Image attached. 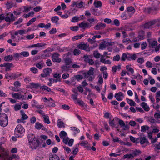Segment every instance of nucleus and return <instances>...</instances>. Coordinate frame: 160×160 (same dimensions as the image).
Returning a JSON list of instances; mask_svg holds the SVG:
<instances>
[{
    "mask_svg": "<svg viewBox=\"0 0 160 160\" xmlns=\"http://www.w3.org/2000/svg\"><path fill=\"white\" fill-rule=\"evenodd\" d=\"M0 158L4 160H12L13 159L18 160L19 159V157L18 155L15 154L9 157L7 151H6L3 148L0 146Z\"/></svg>",
    "mask_w": 160,
    "mask_h": 160,
    "instance_id": "f257e3e1",
    "label": "nucleus"
},
{
    "mask_svg": "<svg viewBox=\"0 0 160 160\" xmlns=\"http://www.w3.org/2000/svg\"><path fill=\"white\" fill-rule=\"evenodd\" d=\"M0 19L5 20L7 22H10L15 20V18L12 13H5L0 15Z\"/></svg>",
    "mask_w": 160,
    "mask_h": 160,
    "instance_id": "f03ea898",
    "label": "nucleus"
},
{
    "mask_svg": "<svg viewBox=\"0 0 160 160\" xmlns=\"http://www.w3.org/2000/svg\"><path fill=\"white\" fill-rule=\"evenodd\" d=\"M8 123V117L3 113L0 114V125L2 127H6Z\"/></svg>",
    "mask_w": 160,
    "mask_h": 160,
    "instance_id": "7ed1b4c3",
    "label": "nucleus"
},
{
    "mask_svg": "<svg viewBox=\"0 0 160 160\" xmlns=\"http://www.w3.org/2000/svg\"><path fill=\"white\" fill-rule=\"evenodd\" d=\"M25 132V130L23 127L21 125L19 124L16 127L14 133L18 137L20 138L23 135Z\"/></svg>",
    "mask_w": 160,
    "mask_h": 160,
    "instance_id": "20e7f679",
    "label": "nucleus"
},
{
    "mask_svg": "<svg viewBox=\"0 0 160 160\" xmlns=\"http://www.w3.org/2000/svg\"><path fill=\"white\" fill-rule=\"evenodd\" d=\"M39 141L36 139L30 142H29L30 147L32 149H36L39 145Z\"/></svg>",
    "mask_w": 160,
    "mask_h": 160,
    "instance_id": "39448f33",
    "label": "nucleus"
},
{
    "mask_svg": "<svg viewBox=\"0 0 160 160\" xmlns=\"http://www.w3.org/2000/svg\"><path fill=\"white\" fill-rule=\"evenodd\" d=\"M72 3V4L71 6L72 7H75L79 8L84 7L86 5L85 3L82 1L80 2L79 1H73Z\"/></svg>",
    "mask_w": 160,
    "mask_h": 160,
    "instance_id": "423d86ee",
    "label": "nucleus"
},
{
    "mask_svg": "<svg viewBox=\"0 0 160 160\" xmlns=\"http://www.w3.org/2000/svg\"><path fill=\"white\" fill-rule=\"evenodd\" d=\"M55 11L57 14L63 18H67L68 17V14L69 13L68 12V11H63V12H61V11Z\"/></svg>",
    "mask_w": 160,
    "mask_h": 160,
    "instance_id": "0eeeda50",
    "label": "nucleus"
},
{
    "mask_svg": "<svg viewBox=\"0 0 160 160\" xmlns=\"http://www.w3.org/2000/svg\"><path fill=\"white\" fill-rule=\"evenodd\" d=\"M60 55L57 53H54L52 54V60L54 62H59L61 58L59 57Z\"/></svg>",
    "mask_w": 160,
    "mask_h": 160,
    "instance_id": "6e6552de",
    "label": "nucleus"
},
{
    "mask_svg": "<svg viewBox=\"0 0 160 160\" xmlns=\"http://www.w3.org/2000/svg\"><path fill=\"white\" fill-rule=\"evenodd\" d=\"M94 70V69L93 68L91 67L88 72H83L82 74L84 75L85 78H88V76L92 75L93 74Z\"/></svg>",
    "mask_w": 160,
    "mask_h": 160,
    "instance_id": "1a4fd4ad",
    "label": "nucleus"
},
{
    "mask_svg": "<svg viewBox=\"0 0 160 160\" xmlns=\"http://www.w3.org/2000/svg\"><path fill=\"white\" fill-rule=\"evenodd\" d=\"M12 97L17 99H23L24 96L19 93L13 92L12 93Z\"/></svg>",
    "mask_w": 160,
    "mask_h": 160,
    "instance_id": "9d476101",
    "label": "nucleus"
},
{
    "mask_svg": "<svg viewBox=\"0 0 160 160\" xmlns=\"http://www.w3.org/2000/svg\"><path fill=\"white\" fill-rule=\"evenodd\" d=\"M52 69L50 68H47L43 70V73L41 74L42 77H46L49 75L52 72Z\"/></svg>",
    "mask_w": 160,
    "mask_h": 160,
    "instance_id": "9b49d317",
    "label": "nucleus"
},
{
    "mask_svg": "<svg viewBox=\"0 0 160 160\" xmlns=\"http://www.w3.org/2000/svg\"><path fill=\"white\" fill-rule=\"evenodd\" d=\"M77 47L78 49L84 50L88 51L89 50V46L87 44L81 43L78 45Z\"/></svg>",
    "mask_w": 160,
    "mask_h": 160,
    "instance_id": "f8f14e48",
    "label": "nucleus"
},
{
    "mask_svg": "<svg viewBox=\"0 0 160 160\" xmlns=\"http://www.w3.org/2000/svg\"><path fill=\"white\" fill-rule=\"evenodd\" d=\"M12 64L11 63L5 62L2 64L0 65V67H5V70L8 71L10 70L12 66Z\"/></svg>",
    "mask_w": 160,
    "mask_h": 160,
    "instance_id": "ddd939ff",
    "label": "nucleus"
},
{
    "mask_svg": "<svg viewBox=\"0 0 160 160\" xmlns=\"http://www.w3.org/2000/svg\"><path fill=\"white\" fill-rule=\"evenodd\" d=\"M115 97L118 101H121L123 100L124 95L122 92H119L115 95Z\"/></svg>",
    "mask_w": 160,
    "mask_h": 160,
    "instance_id": "4468645a",
    "label": "nucleus"
},
{
    "mask_svg": "<svg viewBox=\"0 0 160 160\" xmlns=\"http://www.w3.org/2000/svg\"><path fill=\"white\" fill-rule=\"evenodd\" d=\"M40 89L42 91H44L50 92L52 94H54V92L52 91L50 88L45 85L40 86Z\"/></svg>",
    "mask_w": 160,
    "mask_h": 160,
    "instance_id": "2eb2a0df",
    "label": "nucleus"
},
{
    "mask_svg": "<svg viewBox=\"0 0 160 160\" xmlns=\"http://www.w3.org/2000/svg\"><path fill=\"white\" fill-rule=\"evenodd\" d=\"M113 43L112 42H107L101 44L99 47V49H100L103 50L106 48L108 46L112 45Z\"/></svg>",
    "mask_w": 160,
    "mask_h": 160,
    "instance_id": "dca6fc26",
    "label": "nucleus"
},
{
    "mask_svg": "<svg viewBox=\"0 0 160 160\" xmlns=\"http://www.w3.org/2000/svg\"><path fill=\"white\" fill-rule=\"evenodd\" d=\"M133 11H127L125 14H122L121 15V17L123 19H125L130 17L129 14L133 12Z\"/></svg>",
    "mask_w": 160,
    "mask_h": 160,
    "instance_id": "f3484780",
    "label": "nucleus"
},
{
    "mask_svg": "<svg viewBox=\"0 0 160 160\" xmlns=\"http://www.w3.org/2000/svg\"><path fill=\"white\" fill-rule=\"evenodd\" d=\"M50 101L47 103L46 106L48 107H53L56 106L55 101L51 98H49Z\"/></svg>",
    "mask_w": 160,
    "mask_h": 160,
    "instance_id": "a211bd4d",
    "label": "nucleus"
},
{
    "mask_svg": "<svg viewBox=\"0 0 160 160\" xmlns=\"http://www.w3.org/2000/svg\"><path fill=\"white\" fill-rule=\"evenodd\" d=\"M57 125L59 128H64L65 127V124L64 123L63 120L61 119H58L57 121Z\"/></svg>",
    "mask_w": 160,
    "mask_h": 160,
    "instance_id": "6ab92c4d",
    "label": "nucleus"
},
{
    "mask_svg": "<svg viewBox=\"0 0 160 160\" xmlns=\"http://www.w3.org/2000/svg\"><path fill=\"white\" fill-rule=\"evenodd\" d=\"M29 87V88L32 89H38L39 88H40V86L38 83L31 82L30 84Z\"/></svg>",
    "mask_w": 160,
    "mask_h": 160,
    "instance_id": "aec40b11",
    "label": "nucleus"
},
{
    "mask_svg": "<svg viewBox=\"0 0 160 160\" xmlns=\"http://www.w3.org/2000/svg\"><path fill=\"white\" fill-rule=\"evenodd\" d=\"M129 53L128 52L123 53L121 58V60L125 61L127 60L129 61Z\"/></svg>",
    "mask_w": 160,
    "mask_h": 160,
    "instance_id": "412c9836",
    "label": "nucleus"
},
{
    "mask_svg": "<svg viewBox=\"0 0 160 160\" xmlns=\"http://www.w3.org/2000/svg\"><path fill=\"white\" fill-rule=\"evenodd\" d=\"M126 69L128 71L130 72L131 74H133L134 73V70L132 67L131 65H128L126 67Z\"/></svg>",
    "mask_w": 160,
    "mask_h": 160,
    "instance_id": "4be33fe9",
    "label": "nucleus"
},
{
    "mask_svg": "<svg viewBox=\"0 0 160 160\" xmlns=\"http://www.w3.org/2000/svg\"><path fill=\"white\" fill-rule=\"evenodd\" d=\"M141 106L143 108L145 111H148L149 110L150 108L149 107L146 103L145 102H143L141 103Z\"/></svg>",
    "mask_w": 160,
    "mask_h": 160,
    "instance_id": "5701e85b",
    "label": "nucleus"
},
{
    "mask_svg": "<svg viewBox=\"0 0 160 160\" xmlns=\"http://www.w3.org/2000/svg\"><path fill=\"white\" fill-rule=\"evenodd\" d=\"M35 127L37 129L44 130L45 128L42 124L38 122L35 123Z\"/></svg>",
    "mask_w": 160,
    "mask_h": 160,
    "instance_id": "b1692460",
    "label": "nucleus"
},
{
    "mask_svg": "<svg viewBox=\"0 0 160 160\" xmlns=\"http://www.w3.org/2000/svg\"><path fill=\"white\" fill-rule=\"evenodd\" d=\"M139 138L138 141L141 144H143L145 143H146L148 142V141L145 137H142Z\"/></svg>",
    "mask_w": 160,
    "mask_h": 160,
    "instance_id": "393cba45",
    "label": "nucleus"
},
{
    "mask_svg": "<svg viewBox=\"0 0 160 160\" xmlns=\"http://www.w3.org/2000/svg\"><path fill=\"white\" fill-rule=\"evenodd\" d=\"M105 27V24L104 23H98L96 25L95 29L96 30H99L102 28H104Z\"/></svg>",
    "mask_w": 160,
    "mask_h": 160,
    "instance_id": "a878e982",
    "label": "nucleus"
},
{
    "mask_svg": "<svg viewBox=\"0 0 160 160\" xmlns=\"http://www.w3.org/2000/svg\"><path fill=\"white\" fill-rule=\"evenodd\" d=\"M93 4L96 8L101 7L102 6V3L101 1L95 0Z\"/></svg>",
    "mask_w": 160,
    "mask_h": 160,
    "instance_id": "bb28decb",
    "label": "nucleus"
},
{
    "mask_svg": "<svg viewBox=\"0 0 160 160\" xmlns=\"http://www.w3.org/2000/svg\"><path fill=\"white\" fill-rule=\"evenodd\" d=\"M49 159L50 160H59V157L56 154L50 155Z\"/></svg>",
    "mask_w": 160,
    "mask_h": 160,
    "instance_id": "cd10ccee",
    "label": "nucleus"
},
{
    "mask_svg": "<svg viewBox=\"0 0 160 160\" xmlns=\"http://www.w3.org/2000/svg\"><path fill=\"white\" fill-rule=\"evenodd\" d=\"M29 142L34 140L36 138H35V136L32 134H29L28 135V136Z\"/></svg>",
    "mask_w": 160,
    "mask_h": 160,
    "instance_id": "c85d7f7f",
    "label": "nucleus"
},
{
    "mask_svg": "<svg viewBox=\"0 0 160 160\" xmlns=\"http://www.w3.org/2000/svg\"><path fill=\"white\" fill-rule=\"evenodd\" d=\"M20 112L21 115V118L22 120H26L28 119V116L23 111L21 110Z\"/></svg>",
    "mask_w": 160,
    "mask_h": 160,
    "instance_id": "c756f323",
    "label": "nucleus"
},
{
    "mask_svg": "<svg viewBox=\"0 0 160 160\" xmlns=\"http://www.w3.org/2000/svg\"><path fill=\"white\" fill-rule=\"evenodd\" d=\"M130 140L133 142L136 143H138L139 142L138 140L139 139V138H136L130 136Z\"/></svg>",
    "mask_w": 160,
    "mask_h": 160,
    "instance_id": "7c9ffc66",
    "label": "nucleus"
},
{
    "mask_svg": "<svg viewBox=\"0 0 160 160\" xmlns=\"http://www.w3.org/2000/svg\"><path fill=\"white\" fill-rule=\"evenodd\" d=\"M149 127L148 125H143L141 127V131L142 132H145L146 131L149 129Z\"/></svg>",
    "mask_w": 160,
    "mask_h": 160,
    "instance_id": "2f4dec72",
    "label": "nucleus"
},
{
    "mask_svg": "<svg viewBox=\"0 0 160 160\" xmlns=\"http://www.w3.org/2000/svg\"><path fill=\"white\" fill-rule=\"evenodd\" d=\"M126 100L128 103L131 106H135L136 105V103L133 100L128 98H127Z\"/></svg>",
    "mask_w": 160,
    "mask_h": 160,
    "instance_id": "473e14b6",
    "label": "nucleus"
},
{
    "mask_svg": "<svg viewBox=\"0 0 160 160\" xmlns=\"http://www.w3.org/2000/svg\"><path fill=\"white\" fill-rule=\"evenodd\" d=\"M60 138L62 139L67 136V134L66 132L64 131H61L59 134Z\"/></svg>",
    "mask_w": 160,
    "mask_h": 160,
    "instance_id": "72a5a7b5",
    "label": "nucleus"
},
{
    "mask_svg": "<svg viewBox=\"0 0 160 160\" xmlns=\"http://www.w3.org/2000/svg\"><path fill=\"white\" fill-rule=\"evenodd\" d=\"M43 117V118L44 121L45 122L48 124L50 123V122L49 119V118L48 115H44Z\"/></svg>",
    "mask_w": 160,
    "mask_h": 160,
    "instance_id": "f704fd0d",
    "label": "nucleus"
},
{
    "mask_svg": "<svg viewBox=\"0 0 160 160\" xmlns=\"http://www.w3.org/2000/svg\"><path fill=\"white\" fill-rule=\"evenodd\" d=\"M138 38L140 40L144 39V35L143 31H141L139 32Z\"/></svg>",
    "mask_w": 160,
    "mask_h": 160,
    "instance_id": "c9c22d12",
    "label": "nucleus"
},
{
    "mask_svg": "<svg viewBox=\"0 0 160 160\" xmlns=\"http://www.w3.org/2000/svg\"><path fill=\"white\" fill-rule=\"evenodd\" d=\"M134 157V156L132 154H126L124 155V158L132 159Z\"/></svg>",
    "mask_w": 160,
    "mask_h": 160,
    "instance_id": "e433bc0d",
    "label": "nucleus"
},
{
    "mask_svg": "<svg viewBox=\"0 0 160 160\" xmlns=\"http://www.w3.org/2000/svg\"><path fill=\"white\" fill-rule=\"evenodd\" d=\"M80 144L81 146L85 147L88 148L89 147L88 142L86 141H82L80 143Z\"/></svg>",
    "mask_w": 160,
    "mask_h": 160,
    "instance_id": "4c0bfd02",
    "label": "nucleus"
},
{
    "mask_svg": "<svg viewBox=\"0 0 160 160\" xmlns=\"http://www.w3.org/2000/svg\"><path fill=\"white\" fill-rule=\"evenodd\" d=\"M141 153V152L139 150H135L133 151L132 154L134 155V157L136 156H138Z\"/></svg>",
    "mask_w": 160,
    "mask_h": 160,
    "instance_id": "58836bf2",
    "label": "nucleus"
},
{
    "mask_svg": "<svg viewBox=\"0 0 160 160\" xmlns=\"http://www.w3.org/2000/svg\"><path fill=\"white\" fill-rule=\"evenodd\" d=\"M154 22H149L147 23H146L144 25V28H149L151 26L154 24Z\"/></svg>",
    "mask_w": 160,
    "mask_h": 160,
    "instance_id": "ea45409f",
    "label": "nucleus"
},
{
    "mask_svg": "<svg viewBox=\"0 0 160 160\" xmlns=\"http://www.w3.org/2000/svg\"><path fill=\"white\" fill-rule=\"evenodd\" d=\"M13 57L12 55H9L4 57V59L6 61H9L12 60Z\"/></svg>",
    "mask_w": 160,
    "mask_h": 160,
    "instance_id": "a19ab883",
    "label": "nucleus"
},
{
    "mask_svg": "<svg viewBox=\"0 0 160 160\" xmlns=\"http://www.w3.org/2000/svg\"><path fill=\"white\" fill-rule=\"evenodd\" d=\"M152 128V132L154 133H157L159 131V127H153Z\"/></svg>",
    "mask_w": 160,
    "mask_h": 160,
    "instance_id": "79ce46f5",
    "label": "nucleus"
},
{
    "mask_svg": "<svg viewBox=\"0 0 160 160\" xmlns=\"http://www.w3.org/2000/svg\"><path fill=\"white\" fill-rule=\"evenodd\" d=\"M156 98L157 102H158L160 101V91H158L157 92Z\"/></svg>",
    "mask_w": 160,
    "mask_h": 160,
    "instance_id": "37998d69",
    "label": "nucleus"
},
{
    "mask_svg": "<svg viewBox=\"0 0 160 160\" xmlns=\"http://www.w3.org/2000/svg\"><path fill=\"white\" fill-rule=\"evenodd\" d=\"M14 109L15 111L20 110L21 108V105L19 103H17L14 106Z\"/></svg>",
    "mask_w": 160,
    "mask_h": 160,
    "instance_id": "c03bdc74",
    "label": "nucleus"
},
{
    "mask_svg": "<svg viewBox=\"0 0 160 160\" xmlns=\"http://www.w3.org/2000/svg\"><path fill=\"white\" fill-rule=\"evenodd\" d=\"M73 52L74 55L77 56L80 53L81 51L78 49H75L73 50Z\"/></svg>",
    "mask_w": 160,
    "mask_h": 160,
    "instance_id": "a18cd8bd",
    "label": "nucleus"
},
{
    "mask_svg": "<svg viewBox=\"0 0 160 160\" xmlns=\"http://www.w3.org/2000/svg\"><path fill=\"white\" fill-rule=\"evenodd\" d=\"M46 45V44L44 43H38L34 44L35 48H40L44 47Z\"/></svg>",
    "mask_w": 160,
    "mask_h": 160,
    "instance_id": "49530a36",
    "label": "nucleus"
},
{
    "mask_svg": "<svg viewBox=\"0 0 160 160\" xmlns=\"http://www.w3.org/2000/svg\"><path fill=\"white\" fill-rule=\"evenodd\" d=\"M33 7L31 6H23L21 7L20 9H23L24 10H30L32 9Z\"/></svg>",
    "mask_w": 160,
    "mask_h": 160,
    "instance_id": "de8ad7c7",
    "label": "nucleus"
},
{
    "mask_svg": "<svg viewBox=\"0 0 160 160\" xmlns=\"http://www.w3.org/2000/svg\"><path fill=\"white\" fill-rule=\"evenodd\" d=\"M154 116L155 118L157 119H160V111L159 110L155 112Z\"/></svg>",
    "mask_w": 160,
    "mask_h": 160,
    "instance_id": "09e8293b",
    "label": "nucleus"
},
{
    "mask_svg": "<svg viewBox=\"0 0 160 160\" xmlns=\"http://www.w3.org/2000/svg\"><path fill=\"white\" fill-rule=\"evenodd\" d=\"M59 19L58 17L55 16L52 18L51 20L53 23H55L56 24H58V22Z\"/></svg>",
    "mask_w": 160,
    "mask_h": 160,
    "instance_id": "8fccbe9b",
    "label": "nucleus"
},
{
    "mask_svg": "<svg viewBox=\"0 0 160 160\" xmlns=\"http://www.w3.org/2000/svg\"><path fill=\"white\" fill-rule=\"evenodd\" d=\"M109 124L110 126L112 127H114L115 126V122L113 118L110 119Z\"/></svg>",
    "mask_w": 160,
    "mask_h": 160,
    "instance_id": "3c124183",
    "label": "nucleus"
},
{
    "mask_svg": "<svg viewBox=\"0 0 160 160\" xmlns=\"http://www.w3.org/2000/svg\"><path fill=\"white\" fill-rule=\"evenodd\" d=\"M122 42L126 45H127L131 42V40L129 38H124L122 40Z\"/></svg>",
    "mask_w": 160,
    "mask_h": 160,
    "instance_id": "603ef678",
    "label": "nucleus"
},
{
    "mask_svg": "<svg viewBox=\"0 0 160 160\" xmlns=\"http://www.w3.org/2000/svg\"><path fill=\"white\" fill-rule=\"evenodd\" d=\"M7 9H9L12 8V2H7V3L6 4Z\"/></svg>",
    "mask_w": 160,
    "mask_h": 160,
    "instance_id": "864d4df0",
    "label": "nucleus"
},
{
    "mask_svg": "<svg viewBox=\"0 0 160 160\" xmlns=\"http://www.w3.org/2000/svg\"><path fill=\"white\" fill-rule=\"evenodd\" d=\"M83 36V35L82 34L73 37L72 38V39L73 40H76L81 38Z\"/></svg>",
    "mask_w": 160,
    "mask_h": 160,
    "instance_id": "5fc2aeb1",
    "label": "nucleus"
},
{
    "mask_svg": "<svg viewBox=\"0 0 160 160\" xmlns=\"http://www.w3.org/2000/svg\"><path fill=\"white\" fill-rule=\"evenodd\" d=\"M21 56L24 57H27L29 56V53L27 51H23L21 52Z\"/></svg>",
    "mask_w": 160,
    "mask_h": 160,
    "instance_id": "6e6d98bb",
    "label": "nucleus"
},
{
    "mask_svg": "<svg viewBox=\"0 0 160 160\" xmlns=\"http://www.w3.org/2000/svg\"><path fill=\"white\" fill-rule=\"evenodd\" d=\"M34 14L33 11H31V12L29 13L28 14H25L24 16L25 18H27L30 17H32Z\"/></svg>",
    "mask_w": 160,
    "mask_h": 160,
    "instance_id": "4d7b16f0",
    "label": "nucleus"
},
{
    "mask_svg": "<svg viewBox=\"0 0 160 160\" xmlns=\"http://www.w3.org/2000/svg\"><path fill=\"white\" fill-rule=\"evenodd\" d=\"M71 129L72 131L74 132L75 133H78L80 132L79 130L78 129H77L75 127H71Z\"/></svg>",
    "mask_w": 160,
    "mask_h": 160,
    "instance_id": "13d9d810",
    "label": "nucleus"
},
{
    "mask_svg": "<svg viewBox=\"0 0 160 160\" xmlns=\"http://www.w3.org/2000/svg\"><path fill=\"white\" fill-rule=\"evenodd\" d=\"M36 66L39 69H41L43 67V63L42 62H39L36 64Z\"/></svg>",
    "mask_w": 160,
    "mask_h": 160,
    "instance_id": "bf43d9fd",
    "label": "nucleus"
},
{
    "mask_svg": "<svg viewBox=\"0 0 160 160\" xmlns=\"http://www.w3.org/2000/svg\"><path fill=\"white\" fill-rule=\"evenodd\" d=\"M140 54V53H135L132 54V60H135L136 59L138 56Z\"/></svg>",
    "mask_w": 160,
    "mask_h": 160,
    "instance_id": "052dcab7",
    "label": "nucleus"
},
{
    "mask_svg": "<svg viewBox=\"0 0 160 160\" xmlns=\"http://www.w3.org/2000/svg\"><path fill=\"white\" fill-rule=\"evenodd\" d=\"M18 77V76L15 74H12L10 75V79L14 80Z\"/></svg>",
    "mask_w": 160,
    "mask_h": 160,
    "instance_id": "680f3d73",
    "label": "nucleus"
},
{
    "mask_svg": "<svg viewBox=\"0 0 160 160\" xmlns=\"http://www.w3.org/2000/svg\"><path fill=\"white\" fill-rule=\"evenodd\" d=\"M94 56L97 58H98L100 57V54L98 53V51H94L93 53Z\"/></svg>",
    "mask_w": 160,
    "mask_h": 160,
    "instance_id": "e2e57ef3",
    "label": "nucleus"
},
{
    "mask_svg": "<svg viewBox=\"0 0 160 160\" xmlns=\"http://www.w3.org/2000/svg\"><path fill=\"white\" fill-rule=\"evenodd\" d=\"M73 149V150L72 152V154L74 155H76L77 154V153L78 151V147H74Z\"/></svg>",
    "mask_w": 160,
    "mask_h": 160,
    "instance_id": "0e129e2a",
    "label": "nucleus"
},
{
    "mask_svg": "<svg viewBox=\"0 0 160 160\" xmlns=\"http://www.w3.org/2000/svg\"><path fill=\"white\" fill-rule=\"evenodd\" d=\"M32 106L33 107L36 108L38 104V102L35 100H33L31 102Z\"/></svg>",
    "mask_w": 160,
    "mask_h": 160,
    "instance_id": "69168bd1",
    "label": "nucleus"
},
{
    "mask_svg": "<svg viewBox=\"0 0 160 160\" xmlns=\"http://www.w3.org/2000/svg\"><path fill=\"white\" fill-rule=\"evenodd\" d=\"M79 26L80 28L82 29H85L86 28V23L82 22L79 24Z\"/></svg>",
    "mask_w": 160,
    "mask_h": 160,
    "instance_id": "338daca9",
    "label": "nucleus"
},
{
    "mask_svg": "<svg viewBox=\"0 0 160 160\" xmlns=\"http://www.w3.org/2000/svg\"><path fill=\"white\" fill-rule=\"evenodd\" d=\"M147 46V44L146 42H143L141 45V49L142 50L146 48Z\"/></svg>",
    "mask_w": 160,
    "mask_h": 160,
    "instance_id": "774afa93",
    "label": "nucleus"
}]
</instances>
